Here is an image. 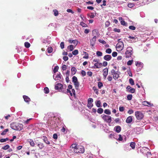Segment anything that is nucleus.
Returning <instances> with one entry per match:
<instances>
[{
  "instance_id": "nucleus-38",
  "label": "nucleus",
  "mask_w": 158,
  "mask_h": 158,
  "mask_svg": "<svg viewBox=\"0 0 158 158\" xmlns=\"http://www.w3.org/2000/svg\"><path fill=\"white\" fill-rule=\"evenodd\" d=\"M48 52L49 53H51L53 51L52 48V47H48L47 49Z\"/></svg>"
},
{
  "instance_id": "nucleus-31",
  "label": "nucleus",
  "mask_w": 158,
  "mask_h": 158,
  "mask_svg": "<svg viewBox=\"0 0 158 158\" xmlns=\"http://www.w3.org/2000/svg\"><path fill=\"white\" fill-rule=\"evenodd\" d=\"M24 45L26 48H28L30 46V44L28 42H25L24 43Z\"/></svg>"
},
{
  "instance_id": "nucleus-35",
  "label": "nucleus",
  "mask_w": 158,
  "mask_h": 158,
  "mask_svg": "<svg viewBox=\"0 0 158 158\" xmlns=\"http://www.w3.org/2000/svg\"><path fill=\"white\" fill-rule=\"evenodd\" d=\"M9 130L8 129H5L1 133V135H4L6 134V133Z\"/></svg>"
},
{
  "instance_id": "nucleus-57",
  "label": "nucleus",
  "mask_w": 158,
  "mask_h": 158,
  "mask_svg": "<svg viewBox=\"0 0 158 158\" xmlns=\"http://www.w3.org/2000/svg\"><path fill=\"white\" fill-rule=\"evenodd\" d=\"M117 53L116 52H114L112 53V56L113 57H115L117 56Z\"/></svg>"
},
{
  "instance_id": "nucleus-48",
  "label": "nucleus",
  "mask_w": 158,
  "mask_h": 158,
  "mask_svg": "<svg viewBox=\"0 0 158 158\" xmlns=\"http://www.w3.org/2000/svg\"><path fill=\"white\" fill-rule=\"evenodd\" d=\"M98 41L102 44H105L106 43V42L103 40L99 39Z\"/></svg>"
},
{
  "instance_id": "nucleus-33",
  "label": "nucleus",
  "mask_w": 158,
  "mask_h": 158,
  "mask_svg": "<svg viewBox=\"0 0 158 158\" xmlns=\"http://www.w3.org/2000/svg\"><path fill=\"white\" fill-rule=\"evenodd\" d=\"M135 90L134 88H132L131 87V88L129 89V90H128V92L132 93H133L135 92Z\"/></svg>"
},
{
  "instance_id": "nucleus-56",
  "label": "nucleus",
  "mask_w": 158,
  "mask_h": 158,
  "mask_svg": "<svg viewBox=\"0 0 158 158\" xmlns=\"http://www.w3.org/2000/svg\"><path fill=\"white\" fill-rule=\"evenodd\" d=\"M93 106V104L90 103H88L87 106L89 108H91Z\"/></svg>"
},
{
  "instance_id": "nucleus-54",
  "label": "nucleus",
  "mask_w": 158,
  "mask_h": 158,
  "mask_svg": "<svg viewBox=\"0 0 158 158\" xmlns=\"http://www.w3.org/2000/svg\"><path fill=\"white\" fill-rule=\"evenodd\" d=\"M108 64V63L106 61H104L103 62L102 64V65L104 67H106L107 66Z\"/></svg>"
},
{
  "instance_id": "nucleus-32",
  "label": "nucleus",
  "mask_w": 158,
  "mask_h": 158,
  "mask_svg": "<svg viewBox=\"0 0 158 158\" xmlns=\"http://www.w3.org/2000/svg\"><path fill=\"white\" fill-rule=\"evenodd\" d=\"M103 111V109L102 108H99L97 110V112L100 114H102Z\"/></svg>"
},
{
  "instance_id": "nucleus-36",
  "label": "nucleus",
  "mask_w": 158,
  "mask_h": 158,
  "mask_svg": "<svg viewBox=\"0 0 158 158\" xmlns=\"http://www.w3.org/2000/svg\"><path fill=\"white\" fill-rule=\"evenodd\" d=\"M9 140V139L8 138H6L5 139H0V142L1 143H3Z\"/></svg>"
},
{
  "instance_id": "nucleus-17",
  "label": "nucleus",
  "mask_w": 158,
  "mask_h": 158,
  "mask_svg": "<svg viewBox=\"0 0 158 158\" xmlns=\"http://www.w3.org/2000/svg\"><path fill=\"white\" fill-rule=\"evenodd\" d=\"M71 71L72 72L71 74L74 75L77 72V69L75 67H72L71 69Z\"/></svg>"
},
{
  "instance_id": "nucleus-19",
  "label": "nucleus",
  "mask_w": 158,
  "mask_h": 158,
  "mask_svg": "<svg viewBox=\"0 0 158 158\" xmlns=\"http://www.w3.org/2000/svg\"><path fill=\"white\" fill-rule=\"evenodd\" d=\"M96 15V13H91L90 14H87V15L90 18L93 19L95 17Z\"/></svg>"
},
{
  "instance_id": "nucleus-60",
  "label": "nucleus",
  "mask_w": 158,
  "mask_h": 158,
  "mask_svg": "<svg viewBox=\"0 0 158 158\" xmlns=\"http://www.w3.org/2000/svg\"><path fill=\"white\" fill-rule=\"evenodd\" d=\"M119 137L117 140H118L119 141H122L123 140V137H122L121 135H120V134L119 135Z\"/></svg>"
},
{
  "instance_id": "nucleus-39",
  "label": "nucleus",
  "mask_w": 158,
  "mask_h": 158,
  "mask_svg": "<svg viewBox=\"0 0 158 158\" xmlns=\"http://www.w3.org/2000/svg\"><path fill=\"white\" fill-rule=\"evenodd\" d=\"M80 25L83 27H88L87 24L82 22L80 23Z\"/></svg>"
},
{
  "instance_id": "nucleus-62",
  "label": "nucleus",
  "mask_w": 158,
  "mask_h": 158,
  "mask_svg": "<svg viewBox=\"0 0 158 158\" xmlns=\"http://www.w3.org/2000/svg\"><path fill=\"white\" fill-rule=\"evenodd\" d=\"M124 107L123 106H120L119 107V110L121 112H123L124 111Z\"/></svg>"
},
{
  "instance_id": "nucleus-10",
  "label": "nucleus",
  "mask_w": 158,
  "mask_h": 158,
  "mask_svg": "<svg viewBox=\"0 0 158 158\" xmlns=\"http://www.w3.org/2000/svg\"><path fill=\"white\" fill-rule=\"evenodd\" d=\"M112 56L110 55H105L104 57V59L107 61H109L111 60Z\"/></svg>"
},
{
  "instance_id": "nucleus-61",
  "label": "nucleus",
  "mask_w": 158,
  "mask_h": 158,
  "mask_svg": "<svg viewBox=\"0 0 158 158\" xmlns=\"http://www.w3.org/2000/svg\"><path fill=\"white\" fill-rule=\"evenodd\" d=\"M60 46L61 49H63L64 48V44L63 42H61L60 44Z\"/></svg>"
},
{
  "instance_id": "nucleus-6",
  "label": "nucleus",
  "mask_w": 158,
  "mask_h": 158,
  "mask_svg": "<svg viewBox=\"0 0 158 158\" xmlns=\"http://www.w3.org/2000/svg\"><path fill=\"white\" fill-rule=\"evenodd\" d=\"M102 118L105 122L107 123H110L111 121V117L109 115H104Z\"/></svg>"
},
{
  "instance_id": "nucleus-1",
  "label": "nucleus",
  "mask_w": 158,
  "mask_h": 158,
  "mask_svg": "<svg viewBox=\"0 0 158 158\" xmlns=\"http://www.w3.org/2000/svg\"><path fill=\"white\" fill-rule=\"evenodd\" d=\"M11 128L15 130H21L23 128V125L21 123H13L10 124Z\"/></svg>"
},
{
  "instance_id": "nucleus-24",
  "label": "nucleus",
  "mask_w": 158,
  "mask_h": 158,
  "mask_svg": "<svg viewBox=\"0 0 158 158\" xmlns=\"http://www.w3.org/2000/svg\"><path fill=\"white\" fill-rule=\"evenodd\" d=\"M93 89L95 92L96 94L97 95L98 94V90L96 87L95 86L93 87Z\"/></svg>"
},
{
  "instance_id": "nucleus-49",
  "label": "nucleus",
  "mask_w": 158,
  "mask_h": 158,
  "mask_svg": "<svg viewBox=\"0 0 158 158\" xmlns=\"http://www.w3.org/2000/svg\"><path fill=\"white\" fill-rule=\"evenodd\" d=\"M103 86V84L101 82H99L98 83V87L99 88H101Z\"/></svg>"
},
{
  "instance_id": "nucleus-16",
  "label": "nucleus",
  "mask_w": 158,
  "mask_h": 158,
  "mask_svg": "<svg viewBox=\"0 0 158 158\" xmlns=\"http://www.w3.org/2000/svg\"><path fill=\"white\" fill-rule=\"evenodd\" d=\"M132 116H129L127 118L126 122L127 123H130L132 122Z\"/></svg>"
},
{
  "instance_id": "nucleus-63",
  "label": "nucleus",
  "mask_w": 158,
  "mask_h": 158,
  "mask_svg": "<svg viewBox=\"0 0 158 158\" xmlns=\"http://www.w3.org/2000/svg\"><path fill=\"white\" fill-rule=\"evenodd\" d=\"M58 136L56 134H54L53 135V138L55 139H57Z\"/></svg>"
},
{
  "instance_id": "nucleus-59",
  "label": "nucleus",
  "mask_w": 158,
  "mask_h": 158,
  "mask_svg": "<svg viewBox=\"0 0 158 158\" xmlns=\"http://www.w3.org/2000/svg\"><path fill=\"white\" fill-rule=\"evenodd\" d=\"M93 101V99L91 98H89L88 100V102L91 103Z\"/></svg>"
},
{
  "instance_id": "nucleus-45",
  "label": "nucleus",
  "mask_w": 158,
  "mask_h": 158,
  "mask_svg": "<svg viewBox=\"0 0 158 158\" xmlns=\"http://www.w3.org/2000/svg\"><path fill=\"white\" fill-rule=\"evenodd\" d=\"M58 69L59 67L58 66H55L53 69V72L54 73H56L58 71Z\"/></svg>"
},
{
  "instance_id": "nucleus-58",
  "label": "nucleus",
  "mask_w": 158,
  "mask_h": 158,
  "mask_svg": "<svg viewBox=\"0 0 158 158\" xmlns=\"http://www.w3.org/2000/svg\"><path fill=\"white\" fill-rule=\"evenodd\" d=\"M121 25H123V26H125L126 24V23L125 22L124 20H121Z\"/></svg>"
},
{
  "instance_id": "nucleus-13",
  "label": "nucleus",
  "mask_w": 158,
  "mask_h": 158,
  "mask_svg": "<svg viewBox=\"0 0 158 158\" xmlns=\"http://www.w3.org/2000/svg\"><path fill=\"white\" fill-rule=\"evenodd\" d=\"M108 74V69L107 68H106L103 70V76L106 78Z\"/></svg>"
},
{
  "instance_id": "nucleus-50",
  "label": "nucleus",
  "mask_w": 158,
  "mask_h": 158,
  "mask_svg": "<svg viewBox=\"0 0 158 158\" xmlns=\"http://www.w3.org/2000/svg\"><path fill=\"white\" fill-rule=\"evenodd\" d=\"M133 62V60H129L127 62V64L128 65H131L132 64Z\"/></svg>"
},
{
  "instance_id": "nucleus-44",
  "label": "nucleus",
  "mask_w": 158,
  "mask_h": 158,
  "mask_svg": "<svg viewBox=\"0 0 158 158\" xmlns=\"http://www.w3.org/2000/svg\"><path fill=\"white\" fill-rule=\"evenodd\" d=\"M53 12L54 13V15L55 16H57L58 15V12L57 10H54Z\"/></svg>"
},
{
  "instance_id": "nucleus-55",
  "label": "nucleus",
  "mask_w": 158,
  "mask_h": 158,
  "mask_svg": "<svg viewBox=\"0 0 158 158\" xmlns=\"http://www.w3.org/2000/svg\"><path fill=\"white\" fill-rule=\"evenodd\" d=\"M134 4L133 3H130L128 4V6L129 7L131 8L134 6Z\"/></svg>"
},
{
  "instance_id": "nucleus-30",
  "label": "nucleus",
  "mask_w": 158,
  "mask_h": 158,
  "mask_svg": "<svg viewBox=\"0 0 158 158\" xmlns=\"http://www.w3.org/2000/svg\"><path fill=\"white\" fill-rule=\"evenodd\" d=\"M68 49L70 51H72L73 49V45H70L69 46H68Z\"/></svg>"
},
{
  "instance_id": "nucleus-47",
  "label": "nucleus",
  "mask_w": 158,
  "mask_h": 158,
  "mask_svg": "<svg viewBox=\"0 0 158 158\" xmlns=\"http://www.w3.org/2000/svg\"><path fill=\"white\" fill-rule=\"evenodd\" d=\"M97 55L99 56H102V52L99 51H97L96 52Z\"/></svg>"
},
{
  "instance_id": "nucleus-26",
  "label": "nucleus",
  "mask_w": 158,
  "mask_h": 158,
  "mask_svg": "<svg viewBox=\"0 0 158 158\" xmlns=\"http://www.w3.org/2000/svg\"><path fill=\"white\" fill-rule=\"evenodd\" d=\"M77 78L76 76H73L72 77V81L73 83L78 81Z\"/></svg>"
},
{
  "instance_id": "nucleus-41",
  "label": "nucleus",
  "mask_w": 158,
  "mask_h": 158,
  "mask_svg": "<svg viewBox=\"0 0 158 158\" xmlns=\"http://www.w3.org/2000/svg\"><path fill=\"white\" fill-rule=\"evenodd\" d=\"M9 148H10V146H9V145L8 144H7V145H6L5 146H4L3 147H2V149L3 150H6L9 149Z\"/></svg>"
},
{
  "instance_id": "nucleus-64",
  "label": "nucleus",
  "mask_w": 158,
  "mask_h": 158,
  "mask_svg": "<svg viewBox=\"0 0 158 158\" xmlns=\"http://www.w3.org/2000/svg\"><path fill=\"white\" fill-rule=\"evenodd\" d=\"M11 116L10 114H8L7 116H5L4 118L6 120H8L10 117Z\"/></svg>"
},
{
  "instance_id": "nucleus-51",
  "label": "nucleus",
  "mask_w": 158,
  "mask_h": 158,
  "mask_svg": "<svg viewBox=\"0 0 158 158\" xmlns=\"http://www.w3.org/2000/svg\"><path fill=\"white\" fill-rule=\"evenodd\" d=\"M129 29L132 30H134L135 29V27L133 26H130L129 27Z\"/></svg>"
},
{
  "instance_id": "nucleus-53",
  "label": "nucleus",
  "mask_w": 158,
  "mask_h": 158,
  "mask_svg": "<svg viewBox=\"0 0 158 158\" xmlns=\"http://www.w3.org/2000/svg\"><path fill=\"white\" fill-rule=\"evenodd\" d=\"M77 144H72L71 146V148H73L75 149V148H76L77 146Z\"/></svg>"
},
{
  "instance_id": "nucleus-3",
  "label": "nucleus",
  "mask_w": 158,
  "mask_h": 158,
  "mask_svg": "<svg viewBox=\"0 0 158 158\" xmlns=\"http://www.w3.org/2000/svg\"><path fill=\"white\" fill-rule=\"evenodd\" d=\"M132 51L133 49L132 48L130 47H129L127 48L125 53L126 57L128 58L131 56L132 54Z\"/></svg>"
},
{
  "instance_id": "nucleus-34",
  "label": "nucleus",
  "mask_w": 158,
  "mask_h": 158,
  "mask_svg": "<svg viewBox=\"0 0 158 158\" xmlns=\"http://www.w3.org/2000/svg\"><path fill=\"white\" fill-rule=\"evenodd\" d=\"M104 113L106 114L110 115L111 114V112L109 109H106L104 110Z\"/></svg>"
},
{
  "instance_id": "nucleus-42",
  "label": "nucleus",
  "mask_w": 158,
  "mask_h": 158,
  "mask_svg": "<svg viewBox=\"0 0 158 158\" xmlns=\"http://www.w3.org/2000/svg\"><path fill=\"white\" fill-rule=\"evenodd\" d=\"M84 53L85 54V56H83V58L86 59H88L89 58V55L88 53L85 52H84Z\"/></svg>"
},
{
  "instance_id": "nucleus-11",
  "label": "nucleus",
  "mask_w": 158,
  "mask_h": 158,
  "mask_svg": "<svg viewBox=\"0 0 158 158\" xmlns=\"http://www.w3.org/2000/svg\"><path fill=\"white\" fill-rule=\"evenodd\" d=\"M142 104L143 105L147 106H153L152 104H151L150 102L146 101L143 102H142Z\"/></svg>"
},
{
  "instance_id": "nucleus-7",
  "label": "nucleus",
  "mask_w": 158,
  "mask_h": 158,
  "mask_svg": "<svg viewBox=\"0 0 158 158\" xmlns=\"http://www.w3.org/2000/svg\"><path fill=\"white\" fill-rule=\"evenodd\" d=\"M124 44L122 41L119 42L116 45V48L119 50H121L123 48Z\"/></svg>"
},
{
  "instance_id": "nucleus-8",
  "label": "nucleus",
  "mask_w": 158,
  "mask_h": 158,
  "mask_svg": "<svg viewBox=\"0 0 158 158\" xmlns=\"http://www.w3.org/2000/svg\"><path fill=\"white\" fill-rule=\"evenodd\" d=\"M96 39V36H94L90 40V45L93 47L95 44Z\"/></svg>"
},
{
  "instance_id": "nucleus-52",
  "label": "nucleus",
  "mask_w": 158,
  "mask_h": 158,
  "mask_svg": "<svg viewBox=\"0 0 158 158\" xmlns=\"http://www.w3.org/2000/svg\"><path fill=\"white\" fill-rule=\"evenodd\" d=\"M81 74L82 77H84L86 75V72L85 71L82 70L81 71Z\"/></svg>"
},
{
  "instance_id": "nucleus-12",
  "label": "nucleus",
  "mask_w": 158,
  "mask_h": 158,
  "mask_svg": "<svg viewBox=\"0 0 158 158\" xmlns=\"http://www.w3.org/2000/svg\"><path fill=\"white\" fill-rule=\"evenodd\" d=\"M114 130L117 133H119L121 131V128L120 126H117L114 127Z\"/></svg>"
},
{
  "instance_id": "nucleus-4",
  "label": "nucleus",
  "mask_w": 158,
  "mask_h": 158,
  "mask_svg": "<svg viewBox=\"0 0 158 158\" xmlns=\"http://www.w3.org/2000/svg\"><path fill=\"white\" fill-rule=\"evenodd\" d=\"M64 86L61 84L58 83L55 85V88L56 90L60 91V90L63 92H65V90H64Z\"/></svg>"
},
{
  "instance_id": "nucleus-20",
  "label": "nucleus",
  "mask_w": 158,
  "mask_h": 158,
  "mask_svg": "<svg viewBox=\"0 0 158 158\" xmlns=\"http://www.w3.org/2000/svg\"><path fill=\"white\" fill-rule=\"evenodd\" d=\"M112 75L113 76L114 79L115 80L117 79L119 77V75L117 73V72L114 74H112Z\"/></svg>"
},
{
  "instance_id": "nucleus-29",
  "label": "nucleus",
  "mask_w": 158,
  "mask_h": 158,
  "mask_svg": "<svg viewBox=\"0 0 158 158\" xmlns=\"http://www.w3.org/2000/svg\"><path fill=\"white\" fill-rule=\"evenodd\" d=\"M129 82L130 84L133 85H135V83L133 80L132 78H130L129 79Z\"/></svg>"
},
{
  "instance_id": "nucleus-40",
  "label": "nucleus",
  "mask_w": 158,
  "mask_h": 158,
  "mask_svg": "<svg viewBox=\"0 0 158 158\" xmlns=\"http://www.w3.org/2000/svg\"><path fill=\"white\" fill-rule=\"evenodd\" d=\"M132 94L128 95L127 96V100L130 101L132 99Z\"/></svg>"
},
{
  "instance_id": "nucleus-18",
  "label": "nucleus",
  "mask_w": 158,
  "mask_h": 158,
  "mask_svg": "<svg viewBox=\"0 0 158 158\" xmlns=\"http://www.w3.org/2000/svg\"><path fill=\"white\" fill-rule=\"evenodd\" d=\"M94 66L96 67V68H101L102 66V63H96L94 64Z\"/></svg>"
},
{
  "instance_id": "nucleus-37",
  "label": "nucleus",
  "mask_w": 158,
  "mask_h": 158,
  "mask_svg": "<svg viewBox=\"0 0 158 158\" xmlns=\"http://www.w3.org/2000/svg\"><path fill=\"white\" fill-rule=\"evenodd\" d=\"M96 105L98 107H99L101 106V102L100 101H97L96 102Z\"/></svg>"
},
{
  "instance_id": "nucleus-2",
  "label": "nucleus",
  "mask_w": 158,
  "mask_h": 158,
  "mask_svg": "<svg viewBox=\"0 0 158 158\" xmlns=\"http://www.w3.org/2000/svg\"><path fill=\"white\" fill-rule=\"evenodd\" d=\"M74 152L76 153H82L85 151L84 147L82 146H78L76 148L73 149Z\"/></svg>"
},
{
  "instance_id": "nucleus-22",
  "label": "nucleus",
  "mask_w": 158,
  "mask_h": 158,
  "mask_svg": "<svg viewBox=\"0 0 158 158\" xmlns=\"http://www.w3.org/2000/svg\"><path fill=\"white\" fill-rule=\"evenodd\" d=\"M61 79V74L60 73H59L57 75L56 77L55 80H56Z\"/></svg>"
},
{
  "instance_id": "nucleus-15",
  "label": "nucleus",
  "mask_w": 158,
  "mask_h": 158,
  "mask_svg": "<svg viewBox=\"0 0 158 158\" xmlns=\"http://www.w3.org/2000/svg\"><path fill=\"white\" fill-rule=\"evenodd\" d=\"M64 90H65V92H64V93H69V94H70V95L71 96H73V94L71 92V90L69 89H67V91H66V90H65V89H66V86H64Z\"/></svg>"
},
{
  "instance_id": "nucleus-21",
  "label": "nucleus",
  "mask_w": 158,
  "mask_h": 158,
  "mask_svg": "<svg viewBox=\"0 0 158 158\" xmlns=\"http://www.w3.org/2000/svg\"><path fill=\"white\" fill-rule=\"evenodd\" d=\"M74 85L75 86V89H78L79 86V83L78 81L77 82H75L74 83Z\"/></svg>"
},
{
  "instance_id": "nucleus-14",
  "label": "nucleus",
  "mask_w": 158,
  "mask_h": 158,
  "mask_svg": "<svg viewBox=\"0 0 158 158\" xmlns=\"http://www.w3.org/2000/svg\"><path fill=\"white\" fill-rule=\"evenodd\" d=\"M23 97L24 100V101L26 102L29 103V102L31 101L30 98L27 96L23 95Z\"/></svg>"
},
{
  "instance_id": "nucleus-25",
  "label": "nucleus",
  "mask_w": 158,
  "mask_h": 158,
  "mask_svg": "<svg viewBox=\"0 0 158 158\" xmlns=\"http://www.w3.org/2000/svg\"><path fill=\"white\" fill-rule=\"evenodd\" d=\"M43 140L47 144H49L50 143V142L48 140L47 138L46 137H43Z\"/></svg>"
},
{
  "instance_id": "nucleus-23",
  "label": "nucleus",
  "mask_w": 158,
  "mask_h": 158,
  "mask_svg": "<svg viewBox=\"0 0 158 158\" xmlns=\"http://www.w3.org/2000/svg\"><path fill=\"white\" fill-rule=\"evenodd\" d=\"M44 91L45 94H47L49 93V90L48 87H45L44 88Z\"/></svg>"
},
{
  "instance_id": "nucleus-43",
  "label": "nucleus",
  "mask_w": 158,
  "mask_h": 158,
  "mask_svg": "<svg viewBox=\"0 0 158 158\" xmlns=\"http://www.w3.org/2000/svg\"><path fill=\"white\" fill-rule=\"evenodd\" d=\"M78 51L77 50H75L74 51H73L72 54L74 55H76L78 54Z\"/></svg>"
},
{
  "instance_id": "nucleus-46",
  "label": "nucleus",
  "mask_w": 158,
  "mask_h": 158,
  "mask_svg": "<svg viewBox=\"0 0 158 158\" xmlns=\"http://www.w3.org/2000/svg\"><path fill=\"white\" fill-rule=\"evenodd\" d=\"M112 52L111 49L110 48L107 49L106 50V52L108 54H110Z\"/></svg>"
},
{
  "instance_id": "nucleus-28",
  "label": "nucleus",
  "mask_w": 158,
  "mask_h": 158,
  "mask_svg": "<svg viewBox=\"0 0 158 158\" xmlns=\"http://www.w3.org/2000/svg\"><path fill=\"white\" fill-rule=\"evenodd\" d=\"M135 142H132L130 144V146L131 147L132 149H134L135 148Z\"/></svg>"
},
{
  "instance_id": "nucleus-5",
  "label": "nucleus",
  "mask_w": 158,
  "mask_h": 158,
  "mask_svg": "<svg viewBox=\"0 0 158 158\" xmlns=\"http://www.w3.org/2000/svg\"><path fill=\"white\" fill-rule=\"evenodd\" d=\"M135 115L138 120L141 119L143 117V114L140 111H136L135 112Z\"/></svg>"
},
{
  "instance_id": "nucleus-27",
  "label": "nucleus",
  "mask_w": 158,
  "mask_h": 158,
  "mask_svg": "<svg viewBox=\"0 0 158 158\" xmlns=\"http://www.w3.org/2000/svg\"><path fill=\"white\" fill-rule=\"evenodd\" d=\"M37 145L40 149H42L44 147L43 144L41 143H38Z\"/></svg>"
},
{
  "instance_id": "nucleus-9",
  "label": "nucleus",
  "mask_w": 158,
  "mask_h": 158,
  "mask_svg": "<svg viewBox=\"0 0 158 158\" xmlns=\"http://www.w3.org/2000/svg\"><path fill=\"white\" fill-rule=\"evenodd\" d=\"M135 64L137 67L139 68V70H140L143 67V64L140 62L136 61Z\"/></svg>"
}]
</instances>
